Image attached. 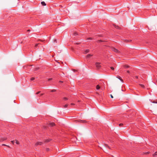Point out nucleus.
I'll use <instances>...</instances> for the list:
<instances>
[{
  "label": "nucleus",
  "mask_w": 157,
  "mask_h": 157,
  "mask_svg": "<svg viewBox=\"0 0 157 157\" xmlns=\"http://www.w3.org/2000/svg\"><path fill=\"white\" fill-rule=\"evenodd\" d=\"M101 63L98 62H96L95 63V65L97 68L99 69L101 67V66L100 65Z\"/></svg>",
  "instance_id": "obj_1"
},
{
  "label": "nucleus",
  "mask_w": 157,
  "mask_h": 157,
  "mask_svg": "<svg viewBox=\"0 0 157 157\" xmlns=\"http://www.w3.org/2000/svg\"><path fill=\"white\" fill-rule=\"evenodd\" d=\"M75 121H76V122H79L82 123H85L86 122V121L82 120H76Z\"/></svg>",
  "instance_id": "obj_2"
},
{
  "label": "nucleus",
  "mask_w": 157,
  "mask_h": 157,
  "mask_svg": "<svg viewBox=\"0 0 157 157\" xmlns=\"http://www.w3.org/2000/svg\"><path fill=\"white\" fill-rule=\"evenodd\" d=\"M112 50L114 52H118V53L120 52L117 49H116L115 48H112Z\"/></svg>",
  "instance_id": "obj_3"
},
{
  "label": "nucleus",
  "mask_w": 157,
  "mask_h": 157,
  "mask_svg": "<svg viewBox=\"0 0 157 157\" xmlns=\"http://www.w3.org/2000/svg\"><path fill=\"white\" fill-rule=\"evenodd\" d=\"M42 144V142H38L35 144V145L36 146H37L38 145H40Z\"/></svg>",
  "instance_id": "obj_4"
},
{
  "label": "nucleus",
  "mask_w": 157,
  "mask_h": 157,
  "mask_svg": "<svg viewBox=\"0 0 157 157\" xmlns=\"http://www.w3.org/2000/svg\"><path fill=\"white\" fill-rule=\"evenodd\" d=\"M116 77L118 79H119V80H120L121 81L122 83L123 82V80L119 76H118Z\"/></svg>",
  "instance_id": "obj_5"
},
{
  "label": "nucleus",
  "mask_w": 157,
  "mask_h": 157,
  "mask_svg": "<svg viewBox=\"0 0 157 157\" xmlns=\"http://www.w3.org/2000/svg\"><path fill=\"white\" fill-rule=\"evenodd\" d=\"M92 56H93V55L89 54L87 55L86 56V58H90V57Z\"/></svg>",
  "instance_id": "obj_6"
},
{
  "label": "nucleus",
  "mask_w": 157,
  "mask_h": 157,
  "mask_svg": "<svg viewBox=\"0 0 157 157\" xmlns=\"http://www.w3.org/2000/svg\"><path fill=\"white\" fill-rule=\"evenodd\" d=\"M90 51V50L89 49H86L85 51L84 54H86L88 52H89Z\"/></svg>",
  "instance_id": "obj_7"
},
{
  "label": "nucleus",
  "mask_w": 157,
  "mask_h": 157,
  "mask_svg": "<svg viewBox=\"0 0 157 157\" xmlns=\"http://www.w3.org/2000/svg\"><path fill=\"white\" fill-rule=\"evenodd\" d=\"M41 4L42 5L44 6H45L46 5V4L45 3V2H43H43H41Z\"/></svg>",
  "instance_id": "obj_8"
},
{
  "label": "nucleus",
  "mask_w": 157,
  "mask_h": 157,
  "mask_svg": "<svg viewBox=\"0 0 157 157\" xmlns=\"http://www.w3.org/2000/svg\"><path fill=\"white\" fill-rule=\"evenodd\" d=\"M100 87L99 85H97L96 86V88L97 90H99L100 89Z\"/></svg>",
  "instance_id": "obj_9"
},
{
  "label": "nucleus",
  "mask_w": 157,
  "mask_h": 157,
  "mask_svg": "<svg viewBox=\"0 0 157 157\" xmlns=\"http://www.w3.org/2000/svg\"><path fill=\"white\" fill-rule=\"evenodd\" d=\"M7 139L6 138H2L1 140V141H3Z\"/></svg>",
  "instance_id": "obj_10"
},
{
  "label": "nucleus",
  "mask_w": 157,
  "mask_h": 157,
  "mask_svg": "<svg viewBox=\"0 0 157 157\" xmlns=\"http://www.w3.org/2000/svg\"><path fill=\"white\" fill-rule=\"evenodd\" d=\"M51 139H47V140H45V142H48L50 141L51 140Z\"/></svg>",
  "instance_id": "obj_11"
},
{
  "label": "nucleus",
  "mask_w": 157,
  "mask_h": 157,
  "mask_svg": "<svg viewBox=\"0 0 157 157\" xmlns=\"http://www.w3.org/2000/svg\"><path fill=\"white\" fill-rule=\"evenodd\" d=\"M55 124L53 123H50V125L52 126H53L55 125Z\"/></svg>",
  "instance_id": "obj_12"
},
{
  "label": "nucleus",
  "mask_w": 157,
  "mask_h": 157,
  "mask_svg": "<svg viewBox=\"0 0 157 157\" xmlns=\"http://www.w3.org/2000/svg\"><path fill=\"white\" fill-rule=\"evenodd\" d=\"M157 155V152L156 151L155 152L154 154L153 155V157H155V156L156 155Z\"/></svg>",
  "instance_id": "obj_13"
},
{
  "label": "nucleus",
  "mask_w": 157,
  "mask_h": 157,
  "mask_svg": "<svg viewBox=\"0 0 157 157\" xmlns=\"http://www.w3.org/2000/svg\"><path fill=\"white\" fill-rule=\"evenodd\" d=\"M139 85L143 88H144L145 87L144 85L143 84H140Z\"/></svg>",
  "instance_id": "obj_14"
},
{
  "label": "nucleus",
  "mask_w": 157,
  "mask_h": 157,
  "mask_svg": "<svg viewBox=\"0 0 157 157\" xmlns=\"http://www.w3.org/2000/svg\"><path fill=\"white\" fill-rule=\"evenodd\" d=\"M119 81V80H116V82H115V84H116V85H117V83Z\"/></svg>",
  "instance_id": "obj_15"
},
{
  "label": "nucleus",
  "mask_w": 157,
  "mask_h": 157,
  "mask_svg": "<svg viewBox=\"0 0 157 157\" xmlns=\"http://www.w3.org/2000/svg\"><path fill=\"white\" fill-rule=\"evenodd\" d=\"M105 145L107 147H108L109 149H110V147L107 144H105Z\"/></svg>",
  "instance_id": "obj_16"
},
{
  "label": "nucleus",
  "mask_w": 157,
  "mask_h": 157,
  "mask_svg": "<svg viewBox=\"0 0 157 157\" xmlns=\"http://www.w3.org/2000/svg\"><path fill=\"white\" fill-rule=\"evenodd\" d=\"M124 67H125V68H128L129 67V66L128 65H125L124 66Z\"/></svg>",
  "instance_id": "obj_17"
},
{
  "label": "nucleus",
  "mask_w": 157,
  "mask_h": 157,
  "mask_svg": "<svg viewBox=\"0 0 157 157\" xmlns=\"http://www.w3.org/2000/svg\"><path fill=\"white\" fill-rule=\"evenodd\" d=\"M68 106V104H66L64 105V108H66V107H67Z\"/></svg>",
  "instance_id": "obj_18"
},
{
  "label": "nucleus",
  "mask_w": 157,
  "mask_h": 157,
  "mask_svg": "<svg viewBox=\"0 0 157 157\" xmlns=\"http://www.w3.org/2000/svg\"><path fill=\"white\" fill-rule=\"evenodd\" d=\"M35 79V78L34 77H32L31 78V80H33Z\"/></svg>",
  "instance_id": "obj_19"
},
{
  "label": "nucleus",
  "mask_w": 157,
  "mask_h": 157,
  "mask_svg": "<svg viewBox=\"0 0 157 157\" xmlns=\"http://www.w3.org/2000/svg\"><path fill=\"white\" fill-rule=\"evenodd\" d=\"M56 91V90H52L51 91L52 92H55Z\"/></svg>",
  "instance_id": "obj_20"
},
{
  "label": "nucleus",
  "mask_w": 157,
  "mask_h": 157,
  "mask_svg": "<svg viewBox=\"0 0 157 157\" xmlns=\"http://www.w3.org/2000/svg\"><path fill=\"white\" fill-rule=\"evenodd\" d=\"M123 125V124L122 123H121L119 124V125L120 126H121Z\"/></svg>",
  "instance_id": "obj_21"
},
{
  "label": "nucleus",
  "mask_w": 157,
  "mask_h": 157,
  "mask_svg": "<svg viewBox=\"0 0 157 157\" xmlns=\"http://www.w3.org/2000/svg\"><path fill=\"white\" fill-rule=\"evenodd\" d=\"M16 143L17 144H19V142L17 140H16Z\"/></svg>",
  "instance_id": "obj_22"
},
{
  "label": "nucleus",
  "mask_w": 157,
  "mask_h": 157,
  "mask_svg": "<svg viewBox=\"0 0 157 157\" xmlns=\"http://www.w3.org/2000/svg\"><path fill=\"white\" fill-rule=\"evenodd\" d=\"M149 153H150L149 152H147L146 153H145L144 154H149Z\"/></svg>",
  "instance_id": "obj_23"
},
{
  "label": "nucleus",
  "mask_w": 157,
  "mask_h": 157,
  "mask_svg": "<svg viewBox=\"0 0 157 157\" xmlns=\"http://www.w3.org/2000/svg\"><path fill=\"white\" fill-rule=\"evenodd\" d=\"M110 68L111 69L113 70H114V68L113 67H110Z\"/></svg>",
  "instance_id": "obj_24"
},
{
  "label": "nucleus",
  "mask_w": 157,
  "mask_h": 157,
  "mask_svg": "<svg viewBox=\"0 0 157 157\" xmlns=\"http://www.w3.org/2000/svg\"><path fill=\"white\" fill-rule=\"evenodd\" d=\"M64 99L65 100H67L68 99V98H67L65 97V98H64Z\"/></svg>",
  "instance_id": "obj_25"
},
{
  "label": "nucleus",
  "mask_w": 157,
  "mask_h": 157,
  "mask_svg": "<svg viewBox=\"0 0 157 157\" xmlns=\"http://www.w3.org/2000/svg\"><path fill=\"white\" fill-rule=\"evenodd\" d=\"M77 35V33H76L75 32L74 33V35L75 36H76Z\"/></svg>",
  "instance_id": "obj_26"
},
{
  "label": "nucleus",
  "mask_w": 157,
  "mask_h": 157,
  "mask_svg": "<svg viewBox=\"0 0 157 157\" xmlns=\"http://www.w3.org/2000/svg\"><path fill=\"white\" fill-rule=\"evenodd\" d=\"M110 97H111V98H113V96L112 94H110Z\"/></svg>",
  "instance_id": "obj_27"
},
{
  "label": "nucleus",
  "mask_w": 157,
  "mask_h": 157,
  "mask_svg": "<svg viewBox=\"0 0 157 157\" xmlns=\"http://www.w3.org/2000/svg\"><path fill=\"white\" fill-rule=\"evenodd\" d=\"M87 39V40H89V39L92 40V38H91V37H90V38H88Z\"/></svg>",
  "instance_id": "obj_28"
},
{
  "label": "nucleus",
  "mask_w": 157,
  "mask_h": 157,
  "mask_svg": "<svg viewBox=\"0 0 157 157\" xmlns=\"http://www.w3.org/2000/svg\"><path fill=\"white\" fill-rule=\"evenodd\" d=\"M98 41L99 42H103V41L102 40H98Z\"/></svg>",
  "instance_id": "obj_29"
},
{
  "label": "nucleus",
  "mask_w": 157,
  "mask_h": 157,
  "mask_svg": "<svg viewBox=\"0 0 157 157\" xmlns=\"http://www.w3.org/2000/svg\"><path fill=\"white\" fill-rule=\"evenodd\" d=\"M39 67H37V68H36L35 69V70H38L39 69Z\"/></svg>",
  "instance_id": "obj_30"
},
{
  "label": "nucleus",
  "mask_w": 157,
  "mask_h": 157,
  "mask_svg": "<svg viewBox=\"0 0 157 157\" xmlns=\"http://www.w3.org/2000/svg\"><path fill=\"white\" fill-rule=\"evenodd\" d=\"M52 78H50L48 79V80L50 81V80H52Z\"/></svg>",
  "instance_id": "obj_31"
},
{
  "label": "nucleus",
  "mask_w": 157,
  "mask_h": 157,
  "mask_svg": "<svg viewBox=\"0 0 157 157\" xmlns=\"http://www.w3.org/2000/svg\"><path fill=\"white\" fill-rule=\"evenodd\" d=\"M46 150H47V151H49V148H46Z\"/></svg>",
  "instance_id": "obj_32"
},
{
  "label": "nucleus",
  "mask_w": 157,
  "mask_h": 157,
  "mask_svg": "<svg viewBox=\"0 0 157 157\" xmlns=\"http://www.w3.org/2000/svg\"><path fill=\"white\" fill-rule=\"evenodd\" d=\"M125 41H126V42H128L129 41H131V40H126Z\"/></svg>",
  "instance_id": "obj_33"
},
{
  "label": "nucleus",
  "mask_w": 157,
  "mask_h": 157,
  "mask_svg": "<svg viewBox=\"0 0 157 157\" xmlns=\"http://www.w3.org/2000/svg\"><path fill=\"white\" fill-rule=\"evenodd\" d=\"M39 44H36L35 45V47H36Z\"/></svg>",
  "instance_id": "obj_34"
},
{
  "label": "nucleus",
  "mask_w": 157,
  "mask_h": 157,
  "mask_svg": "<svg viewBox=\"0 0 157 157\" xmlns=\"http://www.w3.org/2000/svg\"><path fill=\"white\" fill-rule=\"evenodd\" d=\"M2 146H7V145H6V144H2Z\"/></svg>",
  "instance_id": "obj_35"
},
{
  "label": "nucleus",
  "mask_w": 157,
  "mask_h": 157,
  "mask_svg": "<svg viewBox=\"0 0 157 157\" xmlns=\"http://www.w3.org/2000/svg\"><path fill=\"white\" fill-rule=\"evenodd\" d=\"M40 93V91H38V92H37V93H36V94H39Z\"/></svg>",
  "instance_id": "obj_36"
},
{
  "label": "nucleus",
  "mask_w": 157,
  "mask_h": 157,
  "mask_svg": "<svg viewBox=\"0 0 157 157\" xmlns=\"http://www.w3.org/2000/svg\"><path fill=\"white\" fill-rule=\"evenodd\" d=\"M127 72L128 73H129V71H127Z\"/></svg>",
  "instance_id": "obj_37"
},
{
  "label": "nucleus",
  "mask_w": 157,
  "mask_h": 157,
  "mask_svg": "<svg viewBox=\"0 0 157 157\" xmlns=\"http://www.w3.org/2000/svg\"><path fill=\"white\" fill-rule=\"evenodd\" d=\"M135 77L137 78H138V76H136Z\"/></svg>",
  "instance_id": "obj_38"
},
{
  "label": "nucleus",
  "mask_w": 157,
  "mask_h": 157,
  "mask_svg": "<svg viewBox=\"0 0 157 157\" xmlns=\"http://www.w3.org/2000/svg\"><path fill=\"white\" fill-rule=\"evenodd\" d=\"M153 103H157V102H155V101H153Z\"/></svg>",
  "instance_id": "obj_39"
},
{
  "label": "nucleus",
  "mask_w": 157,
  "mask_h": 157,
  "mask_svg": "<svg viewBox=\"0 0 157 157\" xmlns=\"http://www.w3.org/2000/svg\"><path fill=\"white\" fill-rule=\"evenodd\" d=\"M11 142L13 144V141H11Z\"/></svg>",
  "instance_id": "obj_40"
},
{
  "label": "nucleus",
  "mask_w": 157,
  "mask_h": 157,
  "mask_svg": "<svg viewBox=\"0 0 157 157\" xmlns=\"http://www.w3.org/2000/svg\"><path fill=\"white\" fill-rule=\"evenodd\" d=\"M6 146L7 147H10L9 145H7V146Z\"/></svg>",
  "instance_id": "obj_41"
},
{
  "label": "nucleus",
  "mask_w": 157,
  "mask_h": 157,
  "mask_svg": "<svg viewBox=\"0 0 157 157\" xmlns=\"http://www.w3.org/2000/svg\"><path fill=\"white\" fill-rule=\"evenodd\" d=\"M71 105H74L75 104H73V103H72L71 104Z\"/></svg>",
  "instance_id": "obj_42"
},
{
  "label": "nucleus",
  "mask_w": 157,
  "mask_h": 157,
  "mask_svg": "<svg viewBox=\"0 0 157 157\" xmlns=\"http://www.w3.org/2000/svg\"><path fill=\"white\" fill-rule=\"evenodd\" d=\"M40 40L41 41H43V40Z\"/></svg>",
  "instance_id": "obj_43"
},
{
  "label": "nucleus",
  "mask_w": 157,
  "mask_h": 157,
  "mask_svg": "<svg viewBox=\"0 0 157 157\" xmlns=\"http://www.w3.org/2000/svg\"><path fill=\"white\" fill-rule=\"evenodd\" d=\"M59 82H63L62 81H60Z\"/></svg>",
  "instance_id": "obj_44"
},
{
  "label": "nucleus",
  "mask_w": 157,
  "mask_h": 157,
  "mask_svg": "<svg viewBox=\"0 0 157 157\" xmlns=\"http://www.w3.org/2000/svg\"><path fill=\"white\" fill-rule=\"evenodd\" d=\"M30 31V30H28V31Z\"/></svg>",
  "instance_id": "obj_45"
},
{
  "label": "nucleus",
  "mask_w": 157,
  "mask_h": 157,
  "mask_svg": "<svg viewBox=\"0 0 157 157\" xmlns=\"http://www.w3.org/2000/svg\"><path fill=\"white\" fill-rule=\"evenodd\" d=\"M43 95V94H41L40 95H41V96H42V95Z\"/></svg>",
  "instance_id": "obj_46"
},
{
  "label": "nucleus",
  "mask_w": 157,
  "mask_h": 157,
  "mask_svg": "<svg viewBox=\"0 0 157 157\" xmlns=\"http://www.w3.org/2000/svg\"><path fill=\"white\" fill-rule=\"evenodd\" d=\"M79 43H76V44H78Z\"/></svg>",
  "instance_id": "obj_47"
},
{
  "label": "nucleus",
  "mask_w": 157,
  "mask_h": 157,
  "mask_svg": "<svg viewBox=\"0 0 157 157\" xmlns=\"http://www.w3.org/2000/svg\"><path fill=\"white\" fill-rule=\"evenodd\" d=\"M54 41H56V40H55Z\"/></svg>",
  "instance_id": "obj_48"
},
{
  "label": "nucleus",
  "mask_w": 157,
  "mask_h": 157,
  "mask_svg": "<svg viewBox=\"0 0 157 157\" xmlns=\"http://www.w3.org/2000/svg\"><path fill=\"white\" fill-rule=\"evenodd\" d=\"M112 157H114V156H112Z\"/></svg>",
  "instance_id": "obj_49"
}]
</instances>
